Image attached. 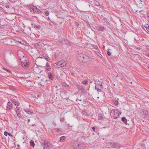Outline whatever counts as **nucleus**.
Masks as SVG:
<instances>
[{
    "mask_svg": "<svg viewBox=\"0 0 149 149\" xmlns=\"http://www.w3.org/2000/svg\"><path fill=\"white\" fill-rule=\"evenodd\" d=\"M77 59L80 62L85 63L90 60V57L86 55L81 53L77 55Z\"/></svg>",
    "mask_w": 149,
    "mask_h": 149,
    "instance_id": "f257e3e1",
    "label": "nucleus"
},
{
    "mask_svg": "<svg viewBox=\"0 0 149 149\" xmlns=\"http://www.w3.org/2000/svg\"><path fill=\"white\" fill-rule=\"evenodd\" d=\"M29 9L31 12L33 13L38 14L42 13L41 11L36 6L32 7L30 6L29 7Z\"/></svg>",
    "mask_w": 149,
    "mask_h": 149,
    "instance_id": "f03ea898",
    "label": "nucleus"
},
{
    "mask_svg": "<svg viewBox=\"0 0 149 149\" xmlns=\"http://www.w3.org/2000/svg\"><path fill=\"white\" fill-rule=\"evenodd\" d=\"M66 64V62L61 61H58L57 63H55L54 65L55 67H63L65 66Z\"/></svg>",
    "mask_w": 149,
    "mask_h": 149,
    "instance_id": "7ed1b4c3",
    "label": "nucleus"
},
{
    "mask_svg": "<svg viewBox=\"0 0 149 149\" xmlns=\"http://www.w3.org/2000/svg\"><path fill=\"white\" fill-rule=\"evenodd\" d=\"M118 110H112L110 112V115L112 117H113V118L116 119L118 117Z\"/></svg>",
    "mask_w": 149,
    "mask_h": 149,
    "instance_id": "20e7f679",
    "label": "nucleus"
},
{
    "mask_svg": "<svg viewBox=\"0 0 149 149\" xmlns=\"http://www.w3.org/2000/svg\"><path fill=\"white\" fill-rule=\"evenodd\" d=\"M44 147L43 149H49L51 148L50 145L49 143L46 139H45L44 141Z\"/></svg>",
    "mask_w": 149,
    "mask_h": 149,
    "instance_id": "39448f33",
    "label": "nucleus"
},
{
    "mask_svg": "<svg viewBox=\"0 0 149 149\" xmlns=\"http://www.w3.org/2000/svg\"><path fill=\"white\" fill-rule=\"evenodd\" d=\"M33 71L34 74H38L42 71V70H41L38 67H36L34 68Z\"/></svg>",
    "mask_w": 149,
    "mask_h": 149,
    "instance_id": "423d86ee",
    "label": "nucleus"
},
{
    "mask_svg": "<svg viewBox=\"0 0 149 149\" xmlns=\"http://www.w3.org/2000/svg\"><path fill=\"white\" fill-rule=\"evenodd\" d=\"M85 148V144L82 143H80L78 144L76 148L77 149H84Z\"/></svg>",
    "mask_w": 149,
    "mask_h": 149,
    "instance_id": "0eeeda50",
    "label": "nucleus"
},
{
    "mask_svg": "<svg viewBox=\"0 0 149 149\" xmlns=\"http://www.w3.org/2000/svg\"><path fill=\"white\" fill-rule=\"evenodd\" d=\"M109 146V148H115L116 146V144L114 142H111L108 143Z\"/></svg>",
    "mask_w": 149,
    "mask_h": 149,
    "instance_id": "6e6552de",
    "label": "nucleus"
},
{
    "mask_svg": "<svg viewBox=\"0 0 149 149\" xmlns=\"http://www.w3.org/2000/svg\"><path fill=\"white\" fill-rule=\"evenodd\" d=\"M13 107L12 104L10 102H8L7 104L6 105V110H10Z\"/></svg>",
    "mask_w": 149,
    "mask_h": 149,
    "instance_id": "1a4fd4ad",
    "label": "nucleus"
},
{
    "mask_svg": "<svg viewBox=\"0 0 149 149\" xmlns=\"http://www.w3.org/2000/svg\"><path fill=\"white\" fill-rule=\"evenodd\" d=\"M42 56H43V58H45L47 61L49 62H50V59L48 56L46 54H44L42 55Z\"/></svg>",
    "mask_w": 149,
    "mask_h": 149,
    "instance_id": "9d476101",
    "label": "nucleus"
},
{
    "mask_svg": "<svg viewBox=\"0 0 149 149\" xmlns=\"http://www.w3.org/2000/svg\"><path fill=\"white\" fill-rule=\"evenodd\" d=\"M15 111L16 113L17 116L19 118L20 117H21V114L20 113L19 110V108L17 107H16L15 109Z\"/></svg>",
    "mask_w": 149,
    "mask_h": 149,
    "instance_id": "9b49d317",
    "label": "nucleus"
},
{
    "mask_svg": "<svg viewBox=\"0 0 149 149\" xmlns=\"http://www.w3.org/2000/svg\"><path fill=\"white\" fill-rule=\"evenodd\" d=\"M137 6L138 7L141 8L143 6L142 1L140 0L137 1V3L136 4Z\"/></svg>",
    "mask_w": 149,
    "mask_h": 149,
    "instance_id": "f8f14e48",
    "label": "nucleus"
},
{
    "mask_svg": "<svg viewBox=\"0 0 149 149\" xmlns=\"http://www.w3.org/2000/svg\"><path fill=\"white\" fill-rule=\"evenodd\" d=\"M11 101L14 104V105L16 106H19V102L14 99L11 100Z\"/></svg>",
    "mask_w": 149,
    "mask_h": 149,
    "instance_id": "ddd939ff",
    "label": "nucleus"
},
{
    "mask_svg": "<svg viewBox=\"0 0 149 149\" xmlns=\"http://www.w3.org/2000/svg\"><path fill=\"white\" fill-rule=\"evenodd\" d=\"M33 27L35 29L38 30H40L42 28V26H41L37 24H34Z\"/></svg>",
    "mask_w": 149,
    "mask_h": 149,
    "instance_id": "4468645a",
    "label": "nucleus"
},
{
    "mask_svg": "<svg viewBox=\"0 0 149 149\" xmlns=\"http://www.w3.org/2000/svg\"><path fill=\"white\" fill-rule=\"evenodd\" d=\"M145 28L149 32V26L148 24H145L143 26L142 29L145 30Z\"/></svg>",
    "mask_w": 149,
    "mask_h": 149,
    "instance_id": "2eb2a0df",
    "label": "nucleus"
},
{
    "mask_svg": "<svg viewBox=\"0 0 149 149\" xmlns=\"http://www.w3.org/2000/svg\"><path fill=\"white\" fill-rule=\"evenodd\" d=\"M143 112V117L145 118H146L148 116V113H147V112L146 111H145L144 110H143L142 111Z\"/></svg>",
    "mask_w": 149,
    "mask_h": 149,
    "instance_id": "dca6fc26",
    "label": "nucleus"
},
{
    "mask_svg": "<svg viewBox=\"0 0 149 149\" xmlns=\"http://www.w3.org/2000/svg\"><path fill=\"white\" fill-rule=\"evenodd\" d=\"M98 117L99 120H102L104 119V116L103 114L99 113L98 114Z\"/></svg>",
    "mask_w": 149,
    "mask_h": 149,
    "instance_id": "f3484780",
    "label": "nucleus"
},
{
    "mask_svg": "<svg viewBox=\"0 0 149 149\" xmlns=\"http://www.w3.org/2000/svg\"><path fill=\"white\" fill-rule=\"evenodd\" d=\"M21 65L22 66L24 67V68H26L28 67L29 66V65L26 62V64L24 63H21Z\"/></svg>",
    "mask_w": 149,
    "mask_h": 149,
    "instance_id": "a211bd4d",
    "label": "nucleus"
},
{
    "mask_svg": "<svg viewBox=\"0 0 149 149\" xmlns=\"http://www.w3.org/2000/svg\"><path fill=\"white\" fill-rule=\"evenodd\" d=\"M48 77L51 80H53L54 79L53 76L50 72L48 73Z\"/></svg>",
    "mask_w": 149,
    "mask_h": 149,
    "instance_id": "6ab92c4d",
    "label": "nucleus"
},
{
    "mask_svg": "<svg viewBox=\"0 0 149 149\" xmlns=\"http://www.w3.org/2000/svg\"><path fill=\"white\" fill-rule=\"evenodd\" d=\"M24 110L28 114H32L33 113L30 110L28 109H24Z\"/></svg>",
    "mask_w": 149,
    "mask_h": 149,
    "instance_id": "aec40b11",
    "label": "nucleus"
},
{
    "mask_svg": "<svg viewBox=\"0 0 149 149\" xmlns=\"http://www.w3.org/2000/svg\"><path fill=\"white\" fill-rule=\"evenodd\" d=\"M46 66H47V68H46L47 70L48 71H50L51 70V68H50L49 65L48 64L47 62V63Z\"/></svg>",
    "mask_w": 149,
    "mask_h": 149,
    "instance_id": "412c9836",
    "label": "nucleus"
},
{
    "mask_svg": "<svg viewBox=\"0 0 149 149\" xmlns=\"http://www.w3.org/2000/svg\"><path fill=\"white\" fill-rule=\"evenodd\" d=\"M30 144L31 146L33 147L35 146V143L33 140H31L30 142Z\"/></svg>",
    "mask_w": 149,
    "mask_h": 149,
    "instance_id": "4be33fe9",
    "label": "nucleus"
},
{
    "mask_svg": "<svg viewBox=\"0 0 149 149\" xmlns=\"http://www.w3.org/2000/svg\"><path fill=\"white\" fill-rule=\"evenodd\" d=\"M66 138L65 136H62L60 138V141L61 142H62L63 141V140H64Z\"/></svg>",
    "mask_w": 149,
    "mask_h": 149,
    "instance_id": "5701e85b",
    "label": "nucleus"
},
{
    "mask_svg": "<svg viewBox=\"0 0 149 149\" xmlns=\"http://www.w3.org/2000/svg\"><path fill=\"white\" fill-rule=\"evenodd\" d=\"M81 83L84 85H86L88 83V80H84L81 82Z\"/></svg>",
    "mask_w": 149,
    "mask_h": 149,
    "instance_id": "b1692460",
    "label": "nucleus"
},
{
    "mask_svg": "<svg viewBox=\"0 0 149 149\" xmlns=\"http://www.w3.org/2000/svg\"><path fill=\"white\" fill-rule=\"evenodd\" d=\"M40 43V42H39V43H34L33 45H34V46H35L36 47H40V45L39 44V43Z\"/></svg>",
    "mask_w": 149,
    "mask_h": 149,
    "instance_id": "393cba45",
    "label": "nucleus"
},
{
    "mask_svg": "<svg viewBox=\"0 0 149 149\" xmlns=\"http://www.w3.org/2000/svg\"><path fill=\"white\" fill-rule=\"evenodd\" d=\"M122 121L124 122H127V119L125 117H122L121 118Z\"/></svg>",
    "mask_w": 149,
    "mask_h": 149,
    "instance_id": "a878e982",
    "label": "nucleus"
},
{
    "mask_svg": "<svg viewBox=\"0 0 149 149\" xmlns=\"http://www.w3.org/2000/svg\"><path fill=\"white\" fill-rule=\"evenodd\" d=\"M100 29L99 30L100 31H104L105 30V29L104 27L103 26H100L99 27Z\"/></svg>",
    "mask_w": 149,
    "mask_h": 149,
    "instance_id": "bb28decb",
    "label": "nucleus"
},
{
    "mask_svg": "<svg viewBox=\"0 0 149 149\" xmlns=\"http://www.w3.org/2000/svg\"><path fill=\"white\" fill-rule=\"evenodd\" d=\"M56 131L58 133H60L62 132V131L61 130V129H59L58 128H56Z\"/></svg>",
    "mask_w": 149,
    "mask_h": 149,
    "instance_id": "cd10ccee",
    "label": "nucleus"
},
{
    "mask_svg": "<svg viewBox=\"0 0 149 149\" xmlns=\"http://www.w3.org/2000/svg\"><path fill=\"white\" fill-rule=\"evenodd\" d=\"M96 54L98 56L100 57L101 58H102L103 56H102V55L100 54V53L99 52H97V53H96Z\"/></svg>",
    "mask_w": 149,
    "mask_h": 149,
    "instance_id": "c85d7f7f",
    "label": "nucleus"
},
{
    "mask_svg": "<svg viewBox=\"0 0 149 149\" xmlns=\"http://www.w3.org/2000/svg\"><path fill=\"white\" fill-rule=\"evenodd\" d=\"M95 4L96 6H100V3L98 1L95 2Z\"/></svg>",
    "mask_w": 149,
    "mask_h": 149,
    "instance_id": "c756f323",
    "label": "nucleus"
},
{
    "mask_svg": "<svg viewBox=\"0 0 149 149\" xmlns=\"http://www.w3.org/2000/svg\"><path fill=\"white\" fill-rule=\"evenodd\" d=\"M98 86H100L101 88H103L102 82L99 83V84H98Z\"/></svg>",
    "mask_w": 149,
    "mask_h": 149,
    "instance_id": "7c9ffc66",
    "label": "nucleus"
},
{
    "mask_svg": "<svg viewBox=\"0 0 149 149\" xmlns=\"http://www.w3.org/2000/svg\"><path fill=\"white\" fill-rule=\"evenodd\" d=\"M114 104L116 105H117L118 104V102L117 100H115L114 101Z\"/></svg>",
    "mask_w": 149,
    "mask_h": 149,
    "instance_id": "2f4dec72",
    "label": "nucleus"
},
{
    "mask_svg": "<svg viewBox=\"0 0 149 149\" xmlns=\"http://www.w3.org/2000/svg\"><path fill=\"white\" fill-rule=\"evenodd\" d=\"M45 13L46 15L48 16L49 15V12L48 10H46L45 11Z\"/></svg>",
    "mask_w": 149,
    "mask_h": 149,
    "instance_id": "473e14b6",
    "label": "nucleus"
},
{
    "mask_svg": "<svg viewBox=\"0 0 149 149\" xmlns=\"http://www.w3.org/2000/svg\"><path fill=\"white\" fill-rule=\"evenodd\" d=\"M9 88L11 90H14L15 89L14 87L12 86H10Z\"/></svg>",
    "mask_w": 149,
    "mask_h": 149,
    "instance_id": "72a5a7b5",
    "label": "nucleus"
},
{
    "mask_svg": "<svg viewBox=\"0 0 149 149\" xmlns=\"http://www.w3.org/2000/svg\"><path fill=\"white\" fill-rule=\"evenodd\" d=\"M4 134L5 136H7V135L9 134V133L5 131L4 132Z\"/></svg>",
    "mask_w": 149,
    "mask_h": 149,
    "instance_id": "f704fd0d",
    "label": "nucleus"
},
{
    "mask_svg": "<svg viewBox=\"0 0 149 149\" xmlns=\"http://www.w3.org/2000/svg\"><path fill=\"white\" fill-rule=\"evenodd\" d=\"M95 89L96 90L98 91H101V90L98 88H97L96 86H95Z\"/></svg>",
    "mask_w": 149,
    "mask_h": 149,
    "instance_id": "c9c22d12",
    "label": "nucleus"
},
{
    "mask_svg": "<svg viewBox=\"0 0 149 149\" xmlns=\"http://www.w3.org/2000/svg\"><path fill=\"white\" fill-rule=\"evenodd\" d=\"M7 8H10V5L8 4H6L5 6Z\"/></svg>",
    "mask_w": 149,
    "mask_h": 149,
    "instance_id": "e433bc0d",
    "label": "nucleus"
},
{
    "mask_svg": "<svg viewBox=\"0 0 149 149\" xmlns=\"http://www.w3.org/2000/svg\"><path fill=\"white\" fill-rule=\"evenodd\" d=\"M107 54L108 55L110 56L111 55V53L110 52H109V50H108L107 51Z\"/></svg>",
    "mask_w": 149,
    "mask_h": 149,
    "instance_id": "4c0bfd02",
    "label": "nucleus"
},
{
    "mask_svg": "<svg viewBox=\"0 0 149 149\" xmlns=\"http://www.w3.org/2000/svg\"><path fill=\"white\" fill-rule=\"evenodd\" d=\"M65 119L64 117L60 118V121L61 122H63Z\"/></svg>",
    "mask_w": 149,
    "mask_h": 149,
    "instance_id": "58836bf2",
    "label": "nucleus"
},
{
    "mask_svg": "<svg viewBox=\"0 0 149 149\" xmlns=\"http://www.w3.org/2000/svg\"><path fill=\"white\" fill-rule=\"evenodd\" d=\"M121 112L120 111L118 110V116L120 115L121 114Z\"/></svg>",
    "mask_w": 149,
    "mask_h": 149,
    "instance_id": "ea45409f",
    "label": "nucleus"
},
{
    "mask_svg": "<svg viewBox=\"0 0 149 149\" xmlns=\"http://www.w3.org/2000/svg\"><path fill=\"white\" fill-rule=\"evenodd\" d=\"M4 10L0 6V11H3Z\"/></svg>",
    "mask_w": 149,
    "mask_h": 149,
    "instance_id": "a19ab883",
    "label": "nucleus"
},
{
    "mask_svg": "<svg viewBox=\"0 0 149 149\" xmlns=\"http://www.w3.org/2000/svg\"><path fill=\"white\" fill-rule=\"evenodd\" d=\"M0 28L1 29H4V26L3 25H1V26H0Z\"/></svg>",
    "mask_w": 149,
    "mask_h": 149,
    "instance_id": "79ce46f5",
    "label": "nucleus"
},
{
    "mask_svg": "<svg viewBox=\"0 0 149 149\" xmlns=\"http://www.w3.org/2000/svg\"><path fill=\"white\" fill-rule=\"evenodd\" d=\"M5 70H6L7 72H8L9 73H10V71L8 69H5Z\"/></svg>",
    "mask_w": 149,
    "mask_h": 149,
    "instance_id": "37998d69",
    "label": "nucleus"
},
{
    "mask_svg": "<svg viewBox=\"0 0 149 149\" xmlns=\"http://www.w3.org/2000/svg\"><path fill=\"white\" fill-rule=\"evenodd\" d=\"M8 135L10 136L11 137H13V135L11 134L10 133H9V134Z\"/></svg>",
    "mask_w": 149,
    "mask_h": 149,
    "instance_id": "c03bdc74",
    "label": "nucleus"
},
{
    "mask_svg": "<svg viewBox=\"0 0 149 149\" xmlns=\"http://www.w3.org/2000/svg\"><path fill=\"white\" fill-rule=\"evenodd\" d=\"M92 129L94 131H95V128L94 127H92Z\"/></svg>",
    "mask_w": 149,
    "mask_h": 149,
    "instance_id": "a18cd8bd",
    "label": "nucleus"
},
{
    "mask_svg": "<svg viewBox=\"0 0 149 149\" xmlns=\"http://www.w3.org/2000/svg\"><path fill=\"white\" fill-rule=\"evenodd\" d=\"M82 113H83L84 114V115H86V114H87V113L84 111L82 112Z\"/></svg>",
    "mask_w": 149,
    "mask_h": 149,
    "instance_id": "49530a36",
    "label": "nucleus"
},
{
    "mask_svg": "<svg viewBox=\"0 0 149 149\" xmlns=\"http://www.w3.org/2000/svg\"><path fill=\"white\" fill-rule=\"evenodd\" d=\"M145 55L146 56H147L149 57V54H145Z\"/></svg>",
    "mask_w": 149,
    "mask_h": 149,
    "instance_id": "de8ad7c7",
    "label": "nucleus"
},
{
    "mask_svg": "<svg viewBox=\"0 0 149 149\" xmlns=\"http://www.w3.org/2000/svg\"><path fill=\"white\" fill-rule=\"evenodd\" d=\"M38 97H39V95H38L36 96L35 98H37Z\"/></svg>",
    "mask_w": 149,
    "mask_h": 149,
    "instance_id": "09e8293b",
    "label": "nucleus"
},
{
    "mask_svg": "<svg viewBox=\"0 0 149 149\" xmlns=\"http://www.w3.org/2000/svg\"><path fill=\"white\" fill-rule=\"evenodd\" d=\"M77 100H79V101H81V99H77L76 101H77Z\"/></svg>",
    "mask_w": 149,
    "mask_h": 149,
    "instance_id": "8fccbe9b",
    "label": "nucleus"
},
{
    "mask_svg": "<svg viewBox=\"0 0 149 149\" xmlns=\"http://www.w3.org/2000/svg\"><path fill=\"white\" fill-rule=\"evenodd\" d=\"M43 58V57H42V56H41V57H38V58Z\"/></svg>",
    "mask_w": 149,
    "mask_h": 149,
    "instance_id": "3c124183",
    "label": "nucleus"
},
{
    "mask_svg": "<svg viewBox=\"0 0 149 149\" xmlns=\"http://www.w3.org/2000/svg\"><path fill=\"white\" fill-rule=\"evenodd\" d=\"M66 87H69V85H68V84H66Z\"/></svg>",
    "mask_w": 149,
    "mask_h": 149,
    "instance_id": "603ef678",
    "label": "nucleus"
},
{
    "mask_svg": "<svg viewBox=\"0 0 149 149\" xmlns=\"http://www.w3.org/2000/svg\"><path fill=\"white\" fill-rule=\"evenodd\" d=\"M30 121V119H28V122L29 123Z\"/></svg>",
    "mask_w": 149,
    "mask_h": 149,
    "instance_id": "864d4df0",
    "label": "nucleus"
},
{
    "mask_svg": "<svg viewBox=\"0 0 149 149\" xmlns=\"http://www.w3.org/2000/svg\"><path fill=\"white\" fill-rule=\"evenodd\" d=\"M142 11H143V10H140V11H139V13H141V12Z\"/></svg>",
    "mask_w": 149,
    "mask_h": 149,
    "instance_id": "5fc2aeb1",
    "label": "nucleus"
},
{
    "mask_svg": "<svg viewBox=\"0 0 149 149\" xmlns=\"http://www.w3.org/2000/svg\"><path fill=\"white\" fill-rule=\"evenodd\" d=\"M34 125H35V124L32 125L31 126L32 127H33Z\"/></svg>",
    "mask_w": 149,
    "mask_h": 149,
    "instance_id": "6e6d98bb",
    "label": "nucleus"
},
{
    "mask_svg": "<svg viewBox=\"0 0 149 149\" xmlns=\"http://www.w3.org/2000/svg\"><path fill=\"white\" fill-rule=\"evenodd\" d=\"M147 48L149 50V46L147 47Z\"/></svg>",
    "mask_w": 149,
    "mask_h": 149,
    "instance_id": "4d7b16f0",
    "label": "nucleus"
},
{
    "mask_svg": "<svg viewBox=\"0 0 149 149\" xmlns=\"http://www.w3.org/2000/svg\"><path fill=\"white\" fill-rule=\"evenodd\" d=\"M17 146H18V147H19L20 146L19 145V144H18L17 145Z\"/></svg>",
    "mask_w": 149,
    "mask_h": 149,
    "instance_id": "13d9d810",
    "label": "nucleus"
},
{
    "mask_svg": "<svg viewBox=\"0 0 149 149\" xmlns=\"http://www.w3.org/2000/svg\"><path fill=\"white\" fill-rule=\"evenodd\" d=\"M67 125H68V126H70V127H72V126H70V124H68Z\"/></svg>",
    "mask_w": 149,
    "mask_h": 149,
    "instance_id": "bf43d9fd",
    "label": "nucleus"
},
{
    "mask_svg": "<svg viewBox=\"0 0 149 149\" xmlns=\"http://www.w3.org/2000/svg\"><path fill=\"white\" fill-rule=\"evenodd\" d=\"M47 19H49V20H50V18H49V17H47Z\"/></svg>",
    "mask_w": 149,
    "mask_h": 149,
    "instance_id": "052dcab7",
    "label": "nucleus"
},
{
    "mask_svg": "<svg viewBox=\"0 0 149 149\" xmlns=\"http://www.w3.org/2000/svg\"><path fill=\"white\" fill-rule=\"evenodd\" d=\"M53 124L54 125H56V124L55 123H53Z\"/></svg>",
    "mask_w": 149,
    "mask_h": 149,
    "instance_id": "680f3d73",
    "label": "nucleus"
},
{
    "mask_svg": "<svg viewBox=\"0 0 149 149\" xmlns=\"http://www.w3.org/2000/svg\"><path fill=\"white\" fill-rule=\"evenodd\" d=\"M1 20L0 19V25H1Z\"/></svg>",
    "mask_w": 149,
    "mask_h": 149,
    "instance_id": "e2e57ef3",
    "label": "nucleus"
},
{
    "mask_svg": "<svg viewBox=\"0 0 149 149\" xmlns=\"http://www.w3.org/2000/svg\"><path fill=\"white\" fill-rule=\"evenodd\" d=\"M40 77H37V78H38V79H39V78H40Z\"/></svg>",
    "mask_w": 149,
    "mask_h": 149,
    "instance_id": "0e129e2a",
    "label": "nucleus"
},
{
    "mask_svg": "<svg viewBox=\"0 0 149 149\" xmlns=\"http://www.w3.org/2000/svg\"><path fill=\"white\" fill-rule=\"evenodd\" d=\"M3 69L5 70V69H6L5 68H3Z\"/></svg>",
    "mask_w": 149,
    "mask_h": 149,
    "instance_id": "69168bd1",
    "label": "nucleus"
},
{
    "mask_svg": "<svg viewBox=\"0 0 149 149\" xmlns=\"http://www.w3.org/2000/svg\"><path fill=\"white\" fill-rule=\"evenodd\" d=\"M90 6H91V5H89V7H90Z\"/></svg>",
    "mask_w": 149,
    "mask_h": 149,
    "instance_id": "338daca9",
    "label": "nucleus"
},
{
    "mask_svg": "<svg viewBox=\"0 0 149 149\" xmlns=\"http://www.w3.org/2000/svg\"><path fill=\"white\" fill-rule=\"evenodd\" d=\"M47 81V80H46L45 81Z\"/></svg>",
    "mask_w": 149,
    "mask_h": 149,
    "instance_id": "774afa93",
    "label": "nucleus"
}]
</instances>
